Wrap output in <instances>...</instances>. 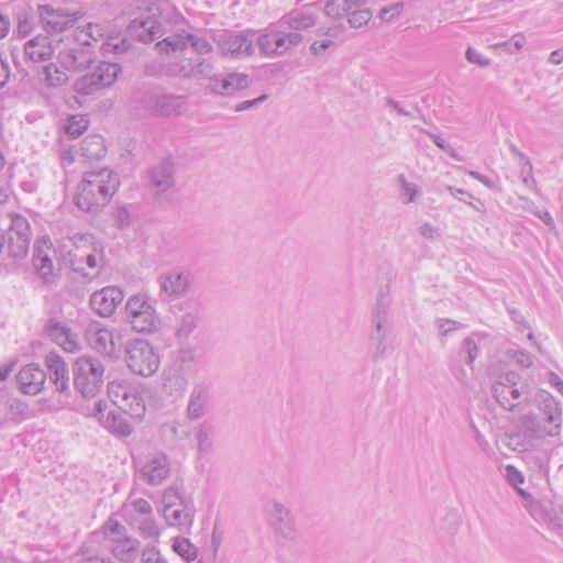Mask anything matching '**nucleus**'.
<instances>
[{
  "instance_id": "26",
  "label": "nucleus",
  "mask_w": 563,
  "mask_h": 563,
  "mask_svg": "<svg viewBox=\"0 0 563 563\" xmlns=\"http://www.w3.org/2000/svg\"><path fill=\"white\" fill-rule=\"evenodd\" d=\"M45 365L49 374V382L55 386L56 391L68 395L69 372L65 361L56 353H48L45 357Z\"/></svg>"
},
{
  "instance_id": "16",
  "label": "nucleus",
  "mask_w": 563,
  "mask_h": 563,
  "mask_svg": "<svg viewBox=\"0 0 563 563\" xmlns=\"http://www.w3.org/2000/svg\"><path fill=\"white\" fill-rule=\"evenodd\" d=\"M38 12L44 30L52 33H59L73 27L82 16L81 10L77 7L54 9L51 5H40Z\"/></svg>"
},
{
  "instance_id": "29",
  "label": "nucleus",
  "mask_w": 563,
  "mask_h": 563,
  "mask_svg": "<svg viewBox=\"0 0 563 563\" xmlns=\"http://www.w3.org/2000/svg\"><path fill=\"white\" fill-rule=\"evenodd\" d=\"M195 448L199 455H208L212 452L217 435V427L210 420H202L192 427Z\"/></svg>"
},
{
  "instance_id": "6",
  "label": "nucleus",
  "mask_w": 563,
  "mask_h": 563,
  "mask_svg": "<svg viewBox=\"0 0 563 563\" xmlns=\"http://www.w3.org/2000/svg\"><path fill=\"white\" fill-rule=\"evenodd\" d=\"M255 35L254 31H217L211 35V40L216 43L223 56L233 59H243L255 53Z\"/></svg>"
},
{
  "instance_id": "64",
  "label": "nucleus",
  "mask_w": 563,
  "mask_h": 563,
  "mask_svg": "<svg viewBox=\"0 0 563 563\" xmlns=\"http://www.w3.org/2000/svg\"><path fill=\"white\" fill-rule=\"evenodd\" d=\"M334 42L332 40H321V41H314L310 45V52L313 55H320L324 51H327L329 47L333 46Z\"/></svg>"
},
{
  "instance_id": "33",
  "label": "nucleus",
  "mask_w": 563,
  "mask_h": 563,
  "mask_svg": "<svg viewBox=\"0 0 563 563\" xmlns=\"http://www.w3.org/2000/svg\"><path fill=\"white\" fill-rule=\"evenodd\" d=\"M140 541L132 537L112 538L110 551L122 563H133L140 555Z\"/></svg>"
},
{
  "instance_id": "5",
  "label": "nucleus",
  "mask_w": 563,
  "mask_h": 563,
  "mask_svg": "<svg viewBox=\"0 0 563 563\" xmlns=\"http://www.w3.org/2000/svg\"><path fill=\"white\" fill-rule=\"evenodd\" d=\"M74 385L85 398H95L104 385V365L101 360L84 355L73 364Z\"/></svg>"
},
{
  "instance_id": "62",
  "label": "nucleus",
  "mask_w": 563,
  "mask_h": 563,
  "mask_svg": "<svg viewBox=\"0 0 563 563\" xmlns=\"http://www.w3.org/2000/svg\"><path fill=\"white\" fill-rule=\"evenodd\" d=\"M134 511L151 517L153 508L151 504L144 498H137L131 503Z\"/></svg>"
},
{
  "instance_id": "21",
  "label": "nucleus",
  "mask_w": 563,
  "mask_h": 563,
  "mask_svg": "<svg viewBox=\"0 0 563 563\" xmlns=\"http://www.w3.org/2000/svg\"><path fill=\"white\" fill-rule=\"evenodd\" d=\"M169 474V459L163 452L150 454L139 467L140 479L151 486L163 484Z\"/></svg>"
},
{
  "instance_id": "54",
  "label": "nucleus",
  "mask_w": 563,
  "mask_h": 563,
  "mask_svg": "<svg viewBox=\"0 0 563 563\" xmlns=\"http://www.w3.org/2000/svg\"><path fill=\"white\" fill-rule=\"evenodd\" d=\"M132 44L128 38H111L104 44V49L114 54H122L128 52Z\"/></svg>"
},
{
  "instance_id": "31",
  "label": "nucleus",
  "mask_w": 563,
  "mask_h": 563,
  "mask_svg": "<svg viewBox=\"0 0 563 563\" xmlns=\"http://www.w3.org/2000/svg\"><path fill=\"white\" fill-rule=\"evenodd\" d=\"M74 563H114L110 558L100 554V534L92 532L75 554Z\"/></svg>"
},
{
  "instance_id": "39",
  "label": "nucleus",
  "mask_w": 563,
  "mask_h": 563,
  "mask_svg": "<svg viewBox=\"0 0 563 563\" xmlns=\"http://www.w3.org/2000/svg\"><path fill=\"white\" fill-rule=\"evenodd\" d=\"M151 185L159 192H164L174 186V165L164 159L150 172Z\"/></svg>"
},
{
  "instance_id": "18",
  "label": "nucleus",
  "mask_w": 563,
  "mask_h": 563,
  "mask_svg": "<svg viewBox=\"0 0 563 563\" xmlns=\"http://www.w3.org/2000/svg\"><path fill=\"white\" fill-rule=\"evenodd\" d=\"M56 253L57 251L53 249V243L47 236L40 239L34 245L32 265L44 284L53 285L58 278L53 263V255Z\"/></svg>"
},
{
  "instance_id": "46",
  "label": "nucleus",
  "mask_w": 563,
  "mask_h": 563,
  "mask_svg": "<svg viewBox=\"0 0 563 563\" xmlns=\"http://www.w3.org/2000/svg\"><path fill=\"white\" fill-rule=\"evenodd\" d=\"M172 548L186 561H194L198 556V548L185 537H176L173 541Z\"/></svg>"
},
{
  "instance_id": "50",
  "label": "nucleus",
  "mask_w": 563,
  "mask_h": 563,
  "mask_svg": "<svg viewBox=\"0 0 563 563\" xmlns=\"http://www.w3.org/2000/svg\"><path fill=\"white\" fill-rule=\"evenodd\" d=\"M102 534L106 538H109L111 541L112 538H122L126 537V529L123 525H121L118 520L109 518L101 527Z\"/></svg>"
},
{
  "instance_id": "22",
  "label": "nucleus",
  "mask_w": 563,
  "mask_h": 563,
  "mask_svg": "<svg viewBox=\"0 0 563 563\" xmlns=\"http://www.w3.org/2000/svg\"><path fill=\"white\" fill-rule=\"evenodd\" d=\"M57 59L62 67L70 71H81L90 67L95 60V52L90 45L65 47L59 51Z\"/></svg>"
},
{
  "instance_id": "17",
  "label": "nucleus",
  "mask_w": 563,
  "mask_h": 563,
  "mask_svg": "<svg viewBox=\"0 0 563 563\" xmlns=\"http://www.w3.org/2000/svg\"><path fill=\"white\" fill-rule=\"evenodd\" d=\"M213 62L209 57H186L170 62L166 65V74L172 77L207 78L213 71Z\"/></svg>"
},
{
  "instance_id": "15",
  "label": "nucleus",
  "mask_w": 563,
  "mask_h": 563,
  "mask_svg": "<svg viewBox=\"0 0 563 563\" xmlns=\"http://www.w3.org/2000/svg\"><path fill=\"white\" fill-rule=\"evenodd\" d=\"M120 73L121 66L119 64L100 62L92 73L86 74L76 80L75 90L80 95H91L114 84Z\"/></svg>"
},
{
  "instance_id": "1",
  "label": "nucleus",
  "mask_w": 563,
  "mask_h": 563,
  "mask_svg": "<svg viewBox=\"0 0 563 563\" xmlns=\"http://www.w3.org/2000/svg\"><path fill=\"white\" fill-rule=\"evenodd\" d=\"M119 186V175L109 168L86 172L77 186L74 202L84 212L98 213L108 206Z\"/></svg>"
},
{
  "instance_id": "36",
  "label": "nucleus",
  "mask_w": 563,
  "mask_h": 563,
  "mask_svg": "<svg viewBox=\"0 0 563 563\" xmlns=\"http://www.w3.org/2000/svg\"><path fill=\"white\" fill-rule=\"evenodd\" d=\"M139 40L144 43L153 42L159 38L164 34L162 24L154 16H147L145 19H135L130 24Z\"/></svg>"
},
{
  "instance_id": "51",
  "label": "nucleus",
  "mask_w": 563,
  "mask_h": 563,
  "mask_svg": "<svg viewBox=\"0 0 563 563\" xmlns=\"http://www.w3.org/2000/svg\"><path fill=\"white\" fill-rule=\"evenodd\" d=\"M506 355L522 368H529L533 364L532 355L526 350L508 349Z\"/></svg>"
},
{
  "instance_id": "55",
  "label": "nucleus",
  "mask_w": 563,
  "mask_h": 563,
  "mask_svg": "<svg viewBox=\"0 0 563 563\" xmlns=\"http://www.w3.org/2000/svg\"><path fill=\"white\" fill-rule=\"evenodd\" d=\"M463 351L466 353L465 363L468 366H472L474 361L478 356L479 350H478V346H477L476 342L471 336L464 339V341H463Z\"/></svg>"
},
{
  "instance_id": "10",
  "label": "nucleus",
  "mask_w": 563,
  "mask_h": 563,
  "mask_svg": "<svg viewBox=\"0 0 563 563\" xmlns=\"http://www.w3.org/2000/svg\"><path fill=\"white\" fill-rule=\"evenodd\" d=\"M321 13L333 20L346 18L355 29L366 25L373 15L366 0H325Z\"/></svg>"
},
{
  "instance_id": "30",
  "label": "nucleus",
  "mask_w": 563,
  "mask_h": 563,
  "mask_svg": "<svg viewBox=\"0 0 563 563\" xmlns=\"http://www.w3.org/2000/svg\"><path fill=\"white\" fill-rule=\"evenodd\" d=\"M545 421L550 424L545 433L549 437H558L562 429V404L560 400L548 394L541 401L540 407Z\"/></svg>"
},
{
  "instance_id": "27",
  "label": "nucleus",
  "mask_w": 563,
  "mask_h": 563,
  "mask_svg": "<svg viewBox=\"0 0 563 563\" xmlns=\"http://www.w3.org/2000/svg\"><path fill=\"white\" fill-rule=\"evenodd\" d=\"M106 407L107 404L102 400L95 402V416L98 417L101 424L113 433L130 435L132 433L130 423L121 416V413L115 411H109L104 415L103 410Z\"/></svg>"
},
{
  "instance_id": "61",
  "label": "nucleus",
  "mask_w": 563,
  "mask_h": 563,
  "mask_svg": "<svg viewBox=\"0 0 563 563\" xmlns=\"http://www.w3.org/2000/svg\"><path fill=\"white\" fill-rule=\"evenodd\" d=\"M267 98H268V95L264 93V95L260 96L258 98L240 102L234 107V110L236 112L250 110L252 108H255V107L262 104L264 101L267 100Z\"/></svg>"
},
{
  "instance_id": "23",
  "label": "nucleus",
  "mask_w": 563,
  "mask_h": 563,
  "mask_svg": "<svg viewBox=\"0 0 563 563\" xmlns=\"http://www.w3.org/2000/svg\"><path fill=\"white\" fill-rule=\"evenodd\" d=\"M208 88L217 95L232 96L236 91L246 89L251 79L249 75L243 73H227L223 75H209Z\"/></svg>"
},
{
  "instance_id": "3",
  "label": "nucleus",
  "mask_w": 563,
  "mask_h": 563,
  "mask_svg": "<svg viewBox=\"0 0 563 563\" xmlns=\"http://www.w3.org/2000/svg\"><path fill=\"white\" fill-rule=\"evenodd\" d=\"M162 501L166 523L179 531L189 532L196 515L192 498L184 495L180 488L173 485L165 489Z\"/></svg>"
},
{
  "instance_id": "57",
  "label": "nucleus",
  "mask_w": 563,
  "mask_h": 563,
  "mask_svg": "<svg viewBox=\"0 0 563 563\" xmlns=\"http://www.w3.org/2000/svg\"><path fill=\"white\" fill-rule=\"evenodd\" d=\"M26 412V406L24 402L18 399H11L8 402V413L13 420H18L19 417L23 418Z\"/></svg>"
},
{
  "instance_id": "34",
  "label": "nucleus",
  "mask_w": 563,
  "mask_h": 563,
  "mask_svg": "<svg viewBox=\"0 0 563 563\" xmlns=\"http://www.w3.org/2000/svg\"><path fill=\"white\" fill-rule=\"evenodd\" d=\"M90 346L104 356H115L117 350L113 333L108 329H90L87 333Z\"/></svg>"
},
{
  "instance_id": "44",
  "label": "nucleus",
  "mask_w": 563,
  "mask_h": 563,
  "mask_svg": "<svg viewBox=\"0 0 563 563\" xmlns=\"http://www.w3.org/2000/svg\"><path fill=\"white\" fill-rule=\"evenodd\" d=\"M31 239L22 235L7 233L5 249L9 256L22 258L27 254Z\"/></svg>"
},
{
  "instance_id": "13",
  "label": "nucleus",
  "mask_w": 563,
  "mask_h": 563,
  "mask_svg": "<svg viewBox=\"0 0 563 563\" xmlns=\"http://www.w3.org/2000/svg\"><path fill=\"white\" fill-rule=\"evenodd\" d=\"M175 319V336L187 341L198 329L202 319V305L196 299H186L172 307Z\"/></svg>"
},
{
  "instance_id": "25",
  "label": "nucleus",
  "mask_w": 563,
  "mask_h": 563,
  "mask_svg": "<svg viewBox=\"0 0 563 563\" xmlns=\"http://www.w3.org/2000/svg\"><path fill=\"white\" fill-rule=\"evenodd\" d=\"M16 382L22 393L36 395L44 387L46 373L37 364H29L19 371Z\"/></svg>"
},
{
  "instance_id": "4",
  "label": "nucleus",
  "mask_w": 563,
  "mask_h": 563,
  "mask_svg": "<svg viewBox=\"0 0 563 563\" xmlns=\"http://www.w3.org/2000/svg\"><path fill=\"white\" fill-rule=\"evenodd\" d=\"M134 100L151 115L169 118L178 115L185 103L184 97L167 93L159 86L142 85Z\"/></svg>"
},
{
  "instance_id": "56",
  "label": "nucleus",
  "mask_w": 563,
  "mask_h": 563,
  "mask_svg": "<svg viewBox=\"0 0 563 563\" xmlns=\"http://www.w3.org/2000/svg\"><path fill=\"white\" fill-rule=\"evenodd\" d=\"M87 129V121L82 119L70 118L66 125V133L71 137L80 136Z\"/></svg>"
},
{
  "instance_id": "59",
  "label": "nucleus",
  "mask_w": 563,
  "mask_h": 563,
  "mask_svg": "<svg viewBox=\"0 0 563 563\" xmlns=\"http://www.w3.org/2000/svg\"><path fill=\"white\" fill-rule=\"evenodd\" d=\"M465 57L470 63L476 64L481 67H486L490 64L489 58L483 56L481 53H478L471 46L466 49Z\"/></svg>"
},
{
  "instance_id": "49",
  "label": "nucleus",
  "mask_w": 563,
  "mask_h": 563,
  "mask_svg": "<svg viewBox=\"0 0 563 563\" xmlns=\"http://www.w3.org/2000/svg\"><path fill=\"white\" fill-rule=\"evenodd\" d=\"M139 531L144 539L157 540L161 536V530L156 525L153 517H146L140 521Z\"/></svg>"
},
{
  "instance_id": "47",
  "label": "nucleus",
  "mask_w": 563,
  "mask_h": 563,
  "mask_svg": "<svg viewBox=\"0 0 563 563\" xmlns=\"http://www.w3.org/2000/svg\"><path fill=\"white\" fill-rule=\"evenodd\" d=\"M390 300L386 294L383 291L379 294L376 306L373 311V323L377 324H387L388 322V311H389Z\"/></svg>"
},
{
  "instance_id": "8",
  "label": "nucleus",
  "mask_w": 563,
  "mask_h": 563,
  "mask_svg": "<svg viewBox=\"0 0 563 563\" xmlns=\"http://www.w3.org/2000/svg\"><path fill=\"white\" fill-rule=\"evenodd\" d=\"M496 401L506 410H512L522 399L528 397V385L521 375L515 371L501 374L492 386Z\"/></svg>"
},
{
  "instance_id": "63",
  "label": "nucleus",
  "mask_w": 563,
  "mask_h": 563,
  "mask_svg": "<svg viewBox=\"0 0 563 563\" xmlns=\"http://www.w3.org/2000/svg\"><path fill=\"white\" fill-rule=\"evenodd\" d=\"M506 473L509 483L515 487L525 482L523 475L514 465H508L506 467Z\"/></svg>"
},
{
  "instance_id": "42",
  "label": "nucleus",
  "mask_w": 563,
  "mask_h": 563,
  "mask_svg": "<svg viewBox=\"0 0 563 563\" xmlns=\"http://www.w3.org/2000/svg\"><path fill=\"white\" fill-rule=\"evenodd\" d=\"M369 340L374 345V352L372 357L374 361H378L382 357H384L389 350V346L387 344V324H380L379 322L377 324H374V329L371 332Z\"/></svg>"
},
{
  "instance_id": "48",
  "label": "nucleus",
  "mask_w": 563,
  "mask_h": 563,
  "mask_svg": "<svg viewBox=\"0 0 563 563\" xmlns=\"http://www.w3.org/2000/svg\"><path fill=\"white\" fill-rule=\"evenodd\" d=\"M398 184L405 203L415 202L421 196L420 188L416 184L409 183L405 175L398 176Z\"/></svg>"
},
{
  "instance_id": "32",
  "label": "nucleus",
  "mask_w": 563,
  "mask_h": 563,
  "mask_svg": "<svg viewBox=\"0 0 563 563\" xmlns=\"http://www.w3.org/2000/svg\"><path fill=\"white\" fill-rule=\"evenodd\" d=\"M54 55L52 41L44 35H37L24 44V56L36 64L49 62Z\"/></svg>"
},
{
  "instance_id": "24",
  "label": "nucleus",
  "mask_w": 563,
  "mask_h": 563,
  "mask_svg": "<svg viewBox=\"0 0 563 563\" xmlns=\"http://www.w3.org/2000/svg\"><path fill=\"white\" fill-rule=\"evenodd\" d=\"M124 298L123 291L115 286H108L95 291L89 299L91 309L100 317H110Z\"/></svg>"
},
{
  "instance_id": "37",
  "label": "nucleus",
  "mask_w": 563,
  "mask_h": 563,
  "mask_svg": "<svg viewBox=\"0 0 563 563\" xmlns=\"http://www.w3.org/2000/svg\"><path fill=\"white\" fill-rule=\"evenodd\" d=\"M121 397L119 407L133 418H142L145 413V404L143 397L135 390L125 387L120 388Z\"/></svg>"
},
{
  "instance_id": "11",
  "label": "nucleus",
  "mask_w": 563,
  "mask_h": 563,
  "mask_svg": "<svg viewBox=\"0 0 563 563\" xmlns=\"http://www.w3.org/2000/svg\"><path fill=\"white\" fill-rule=\"evenodd\" d=\"M125 320L140 333L156 331L159 323L155 309L146 295L131 296L125 303Z\"/></svg>"
},
{
  "instance_id": "43",
  "label": "nucleus",
  "mask_w": 563,
  "mask_h": 563,
  "mask_svg": "<svg viewBox=\"0 0 563 563\" xmlns=\"http://www.w3.org/2000/svg\"><path fill=\"white\" fill-rule=\"evenodd\" d=\"M40 79L46 84L47 87H60L68 80V76L64 70H60L54 63H48L37 70Z\"/></svg>"
},
{
  "instance_id": "19",
  "label": "nucleus",
  "mask_w": 563,
  "mask_h": 563,
  "mask_svg": "<svg viewBox=\"0 0 563 563\" xmlns=\"http://www.w3.org/2000/svg\"><path fill=\"white\" fill-rule=\"evenodd\" d=\"M188 45H190L191 48L196 52L197 56L200 57L210 54L213 49L212 45L208 42V40L187 32H183L181 34H176L173 36H167L163 41H159L156 44V47L159 53H176L184 52L188 47Z\"/></svg>"
},
{
  "instance_id": "60",
  "label": "nucleus",
  "mask_w": 563,
  "mask_h": 563,
  "mask_svg": "<svg viewBox=\"0 0 563 563\" xmlns=\"http://www.w3.org/2000/svg\"><path fill=\"white\" fill-rule=\"evenodd\" d=\"M402 11V4L397 3L394 5H390L389 8H383L379 11V18L385 22H390L395 18L399 16Z\"/></svg>"
},
{
  "instance_id": "20",
  "label": "nucleus",
  "mask_w": 563,
  "mask_h": 563,
  "mask_svg": "<svg viewBox=\"0 0 563 563\" xmlns=\"http://www.w3.org/2000/svg\"><path fill=\"white\" fill-rule=\"evenodd\" d=\"M211 404V385L206 382L194 384L188 396L185 418L191 422L201 420L209 412Z\"/></svg>"
},
{
  "instance_id": "28",
  "label": "nucleus",
  "mask_w": 563,
  "mask_h": 563,
  "mask_svg": "<svg viewBox=\"0 0 563 563\" xmlns=\"http://www.w3.org/2000/svg\"><path fill=\"white\" fill-rule=\"evenodd\" d=\"M47 336L66 352H75L79 349L77 336L64 323L49 320L45 327Z\"/></svg>"
},
{
  "instance_id": "40",
  "label": "nucleus",
  "mask_w": 563,
  "mask_h": 563,
  "mask_svg": "<svg viewBox=\"0 0 563 563\" xmlns=\"http://www.w3.org/2000/svg\"><path fill=\"white\" fill-rule=\"evenodd\" d=\"M191 284L189 273L170 272L162 277L161 287L170 296H179L185 294Z\"/></svg>"
},
{
  "instance_id": "45",
  "label": "nucleus",
  "mask_w": 563,
  "mask_h": 563,
  "mask_svg": "<svg viewBox=\"0 0 563 563\" xmlns=\"http://www.w3.org/2000/svg\"><path fill=\"white\" fill-rule=\"evenodd\" d=\"M197 361V351L194 346H185L177 351L172 368L186 373L192 368Z\"/></svg>"
},
{
  "instance_id": "38",
  "label": "nucleus",
  "mask_w": 563,
  "mask_h": 563,
  "mask_svg": "<svg viewBox=\"0 0 563 563\" xmlns=\"http://www.w3.org/2000/svg\"><path fill=\"white\" fill-rule=\"evenodd\" d=\"M163 437L170 442L183 444L189 442L192 437L191 421L173 420L162 426Z\"/></svg>"
},
{
  "instance_id": "12",
  "label": "nucleus",
  "mask_w": 563,
  "mask_h": 563,
  "mask_svg": "<svg viewBox=\"0 0 563 563\" xmlns=\"http://www.w3.org/2000/svg\"><path fill=\"white\" fill-rule=\"evenodd\" d=\"M320 14L321 4L313 2L283 15L279 19V26H283L288 34L297 36L298 46L303 43L306 33L318 23Z\"/></svg>"
},
{
  "instance_id": "35",
  "label": "nucleus",
  "mask_w": 563,
  "mask_h": 563,
  "mask_svg": "<svg viewBox=\"0 0 563 563\" xmlns=\"http://www.w3.org/2000/svg\"><path fill=\"white\" fill-rule=\"evenodd\" d=\"M188 387L187 374L179 372V369L169 367L164 373L163 390L164 393L174 398L179 399L184 396Z\"/></svg>"
},
{
  "instance_id": "58",
  "label": "nucleus",
  "mask_w": 563,
  "mask_h": 563,
  "mask_svg": "<svg viewBox=\"0 0 563 563\" xmlns=\"http://www.w3.org/2000/svg\"><path fill=\"white\" fill-rule=\"evenodd\" d=\"M130 211L125 207H118L113 211V219L119 229H123L130 224Z\"/></svg>"
},
{
  "instance_id": "14",
  "label": "nucleus",
  "mask_w": 563,
  "mask_h": 563,
  "mask_svg": "<svg viewBox=\"0 0 563 563\" xmlns=\"http://www.w3.org/2000/svg\"><path fill=\"white\" fill-rule=\"evenodd\" d=\"M264 511L269 526L277 536L288 541L297 539L295 516L288 507L276 499H269L264 505Z\"/></svg>"
},
{
  "instance_id": "41",
  "label": "nucleus",
  "mask_w": 563,
  "mask_h": 563,
  "mask_svg": "<svg viewBox=\"0 0 563 563\" xmlns=\"http://www.w3.org/2000/svg\"><path fill=\"white\" fill-rule=\"evenodd\" d=\"M107 148L100 135L85 137L79 147L80 156L87 161H98L106 155Z\"/></svg>"
},
{
  "instance_id": "2",
  "label": "nucleus",
  "mask_w": 563,
  "mask_h": 563,
  "mask_svg": "<svg viewBox=\"0 0 563 563\" xmlns=\"http://www.w3.org/2000/svg\"><path fill=\"white\" fill-rule=\"evenodd\" d=\"M62 261L82 278L92 280L100 273L102 254L90 233H75L58 247Z\"/></svg>"
},
{
  "instance_id": "9",
  "label": "nucleus",
  "mask_w": 563,
  "mask_h": 563,
  "mask_svg": "<svg viewBox=\"0 0 563 563\" xmlns=\"http://www.w3.org/2000/svg\"><path fill=\"white\" fill-rule=\"evenodd\" d=\"M125 363L132 373L150 377L158 369L159 358L148 341L135 339L125 345Z\"/></svg>"
},
{
  "instance_id": "52",
  "label": "nucleus",
  "mask_w": 563,
  "mask_h": 563,
  "mask_svg": "<svg viewBox=\"0 0 563 563\" xmlns=\"http://www.w3.org/2000/svg\"><path fill=\"white\" fill-rule=\"evenodd\" d=\"M8 233L19 236L23 234L24 236H29L31 239L30 224L27 220L22 216H15L12 219Z\"/></svg>"
},
{
  "instance_id": "53",
  "label": "nucleus",
  "mask_w": 563,
  "mask_h": 563,
  "mask_svg": "<svg viewBox=\"0 0 563 563\" xmlns=\"http://www.w3.org/2000/svg\"><path fill=\"white\" fill-rule=\"evenodd\" d=\"M142 563H167L159 550L154 545H146L141 552Z\"/></svg>"
},
{
  "instance_id": "7",
  "label": "nucleus",
  "mask_w": 563,
  "mask_h": 563,
  "mask_svg": "<svg viewBox=\"0 0 563 563\" xmlns=\"http://www.w3.org/2000/svg\"><path fill=\"white\" fill-rule=\"evenodd\" d=\"M297 36L288 34L279 26V20L269 24L264 30L256 32L255 43L261 54L268 58H275L285 55L291 48L297 46Z\"/></svg>"
}]
</instances>
